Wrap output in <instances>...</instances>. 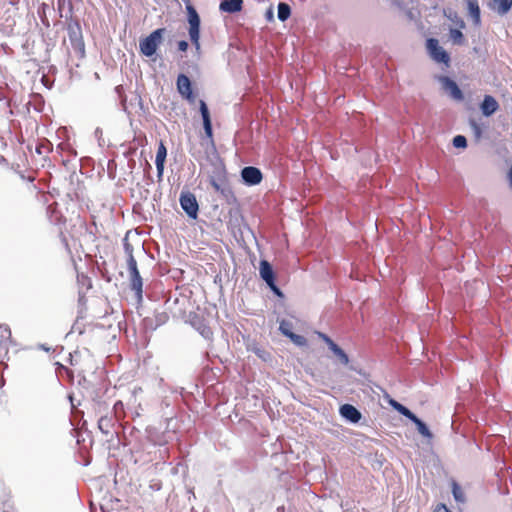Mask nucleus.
Returning a JSON list of instances; mask_svg holds the SVG:
<instances>
[{
	"mask_svg": "<svg viewBox=\"0 0 512 512\" xmlns=\"http://www.w3.org/2000/svg\"><path fill=\"white\" fill-rule=\"evenodd\" d=\"M37 203L40 205L41 209L44 210L45 215L48 221L59 228L58 237L60 239L61 244L63 245L66 253L72 257V251L70 245L68 243V239L64 234L62 227L66 223V219L57 209V202L52 200V195L50 193H45L42 190H37L35 195Z\"/></svg>",
	"mask_w": 512,
	"mask_h": 512,
	"instance_id": "f257e3e1",
	"label": "nucleus"
},
{
	"mask_svg": "<svg viewBox=\"0 0 512 512\" xmlns=\"http://www.w3.org/2000/svg\"><path fill=\"white\" fill-rule=\"evenodd\" d=\"M164 33V28H158L152 31L145 38L141 39L139 42L141 54L149 58L153 57L156 54L159 45L162 43Z\"/></svg>",
	"mask_w": 512,
	"mask_h": 512,
	"instance_id": "f03ea898",
	"label": "nucleus"
},
{
	"mask_svg": "<svg viewBox=\"0 0 512 512\" xmlns=\"http://www.w3.org/2000/svg\"><path fill=\"white\" fill-rule=\"evenodd\" d=\"M260 278L266 283L271 292L278 298H284L283 291L276 284V274L271 263L265 259L259 263Z\"/></svg>",
	"mask_w": 512,
	"mask_h": 512,
	"instance_id": "7ed1b4c3",
	"label": "nucleus"
},
{
	"mask_svg": "<svg viewBox=\"0 0 512 512\" xmlns=\"http://www.w3.org/2000/svg\"><path fill=\"white\" fill-rule=\"evenodd\" d=\"M67 34L72 48L79 52L81 57L85 55V43L79 20H70L67 24Z\"/></svg>",
	"mask_w": 512,
	"mask_h": 512,
	"instance_id": "20e7f679",
	"label": "nucleus"
},
{
	"mask_svg": "<svg viewBox=\"0 0 512 512\" xmlns=\"http://www.w3.org/2000/svg\"><path fill=\"white\" fill-rule=\"evenodd\" d=\"M426 49L433 61L443 64L446 67L450 66V55L442 46H440L439 41L436 38H428L426 40Z\"/></svg>",
	"mask_w": 512,
	"mask_h": 512,
	"instance_id": "39448f33",
	"label": "nucleus"
},
{
	"mask_svg": "<svg viewBox=\"0 0 512 512\" xmlns=\"http://www.w3.org/2000/svg\"><path fill=\"white\" fill-rule=\"evenodd\" d=\"M127 270L130 276V288L135 292L138 299H142L143 280L138 270L137 261L134 256L128 257Z\"/></svg>",
	"mask_w": 512,
	"mask_h": 512,
	"instance_id": "423d86ee",
	"label": "nucleus"
},
{
	"mask_svg": "<svg viewBox=\"0 0 512 512\" xmlns=\"http://www.w3.org/2000/svg\"><path fill=\"white\" fill-rule=\"evenodd\" d=\"M179 203L188 218L193 220L198 218L199 204L196 196L192 192L182 191L179 197Z\"/></svg>",
	"mask_w": 512,
	"mask_h": 512,
	"instance_id": "0eeeda50",
	"label": "nucleus"
},
{
	"mask_svg": "<svg viewBox=\"0 0 512 512\" xmlns=\"http://www.w3.org/2000/svg\"><path fill=\"white\" fill-rule=\"evenodd\" d=\"M436 80L441 83L442 89L455 101L464 100V93L455 80L446 75L436 76Z\"/></svg>",
	"mask_w": 512,
	"mask_h": 512,
	"instance_id": "6e6552de",
	"label": "nucleus"
},
{
	"mask_svg": "<svg viewBox=\"0 0 512 512\" xmlns=\"http://www.w3.org/2000/svg\"><path fill=\"white\" fill-rule=\"evenodd\" d=\"M53 146L47 139H41L34 148V166L40 163L41 167H45L46 163L50 165L51 160L49 154L52 152Z\"/></svg>",
	"mask_w": 512,
	"mask_h": 512,
	"instance_id": "1a4fd4ad",
	"label": "nucleus"
},
{
	"mask_svg": "<svg viewBox=\"0 0 512 512\" xmlns=\"http://www.w3.org/2000/svg\"><path fill=\"white\" fill-rule=\"evenodd\" d=\"M169 320V315L165 310H155L152 316H146L142 319V328L147 332H154L158 327L164 325Z\"/></svg>",
	"mask_w": 512,
	"mask_h": 512,
	"instance_id": "9d476101",
	"label": "nucleus"
},
{
	"mask_svg": "<svg viewBox=\"0 0 512 512\" xmlns=\"http://www.w3.org/2000/svg\"><path fill=\"white\" fill-rule=\"evenodd\" d=\"M315 334L328 346L329 350L338 358L342 365L346 366L349 364L348 354L329 335L321 331H316Z\"/></svg>",
	"mask_w": 512,
	"mask_h": 512,
	"instance_id": "9b49d317",
	"label": "nucleus"
},
{
	"mask_svg": "<svg viewBox=\"0 0 512 512\" xmlns=\"http://www.w3.org/2000/svg\"><path fill=\"white\" fill-rule=\"evenodd\" d=\"M176 87L182 98L186 99L189 103L195 101L196 96L193 90V84L186 74L180 73L177 76Z\"/></svg>",
	"mask_w": 512,
	"mask_h": 512,
	"instance_id": "f8f14e48",
	"label": "nucleus"
},
{
	"mask_svg": "<svg viewBox=\"0 0 512 512\" xmlns=\"http://www.w3.org/2000/svg\"><path fill=\"white\" fill-rule=\"evenodd\" d=\"M118 416L111 414L103 415L98 420V428L110 440L113 439L117 432L114 430Z\"/></svg>",
	"mask_w": 512,
	"mask_h": 512,
	"instance_id": "ddd939ff",
	"label": "nucleus"
},
{
	"mask_svg": "<svg viewBox=\"0 0 512 512\" xmlns=\"http://www.w3.org/2000/svg\"><path fill=\"white\" fill-rule=\"evenodd\" d=\"M241 178L245 185L255 186L261 183L263 174L261 170L255 166H246L241 170Z\"/></svg>",
	"mask_w": 512,
	"mask_h": 512,
	"instance_id": "4468645a",
	"label": "nucleus"
},
{
	"mask_svg": "<svg viewBox=\"0 0 512 512\" xmlns=\"http://www.w3.org/2000/svg\"><path fill=\"white\" fill-rule=\"evenodd\" d=\"M190 324L204 339L210 340L212 338L213 332L202 316L196 313L190 314Z\"/></svg>",
	"mask_w": 512,
	"mask_h": 512,
	"instance_id": "2eb2a0df",
	"label": "nucleus"
},
{
	"mask_svg": "<svg viewBox=\"0 0 512 512\" xmlns=\"http://www.w3.org/2000/svg\"><path fill=\"white\" fill-rule=\"evenodd\" d=\"M340 416L347 422L357 424L362 418L361 412L352 404L345 403L339 407Z\"/></svg>",
	"mask_w": 512,
	"mask_h": 512,
	"instance_id": "dca6fc26",
	"label": "nucleus"
},
{
	"mask_svg": "<svg viewBox=\"0 0 512 512\" xmlns=\"http://www.w3.org/2000/svg\"><path fill=\"white\" fill-rule=\"evenodd\" d=\"M186 4V10H187V21L189 23V34H196L197 32H200V26H201V19L194 8V6L191 4L190 0L188 2H184Z\"/></svg>",
	"mask_w": 512,
	"mask_h": 512,
	"instance_id": "f3484780",
	"label": "nucleus"
},
{
	"mask_svg": "<svg viewBox=\"0 0 512 512\" xmlns=\"http://www.w3.org/2000/svg\"><path fill=\"white\" fill-rule=\"evenodd\" d=\"M213 189L219 193L222 198L225 200V202L229 205H235L237 204V198L232 191V188L230 187L228 181L219 182V183H213L210 184Z\"/></svg>",
	"mask_w": 512,
	"mask_h": 512,
	"instance_id": "a211bd4d",
	"label": "nucleus"
},
{
	"mask_svg": "<svg viewBox=\"0 0 512 512\" xmlns=\"http://www.w3.org/2000/svg\"><path fill=\"white\" fill-rule=\"evenodd\" d=\"M212 167L213 169L209 175L210 184L228 181L225 165L220 159L213 162Z\"/></svg>",
	"mask_w": 512,
	"mask_h": 512,
	"instance_id": "6ab92c4d",
	"label": "nucleus"
},
{
	"mask_svg": "<svg viewBox=\"0 0 512 512\" xmlns=\"http://www.w3.org/2000/svg\"><path fill=\"white\" fill-rule=\"evenodd\" d=\"M499 109V103L491 95H485L480 103V110L483 116L490 117Z\"/></svg>",
	"mask_w": 512,
	"mask_h": 512,
	"instance_id": "aec40b11",
	"label": "nucleus"
},
{
	"mask_svg": "<svg viewBox=\"0 0 512 512\" xmlns=\"http://www.w3.org/2000/svg\"><path fill=\"white\" fill-rule=\"evenodd\" d=\"M271 498V495L269 492L262 490V489H256L253 490L250 493L249 502H250V512H253L255 510V507L258 505H261L265 502H268Z\"/></svg>",
	"mask_w": 512,
	"mask_h": 512,
	"instance_id": "412c9836",
	"label": "nucleus"
},
{
	"mask_svg": "<svg viewBox=\"0 0 512 512\" xmlns=\"http://www.w3.org/2000/svg\"><path fill=\"white\" fill-rule=\"evenodd\" d=\"M243 0H221L219 10L221 12L235 14L242 10Z\"/></svg>",
	"mask_w": 512,
	"mask_h": 512,
	"instance_id": "4be33fe9",
	"label": "nucleus"
},
{
	"mask_svg": "<svg viewBox=\"0 0 512 512\" xmlns=\"http://www.w3.org/2000/svg\"><path fill=\"white\" fill-rule=\"evenodd\" d=\"M468 14L471 17L474 25L478 26L481 23V10L478 0H466Z\"/></svg>",
	"mask_w": 512,
	"mask_h": 512,
	"instance_id": "5701e85b",
	"label": "nucleus"
},
{
	"mask_svg": "<svg viewBox=\"0 0 512 512\" xmlns=\"http://www.w3.org/2000/svg\"><path fill=\"white\" fill-rule=\"evenodd\" d=\"M412 423L415 424L416 428H417V431L419 432V434H421L423 437L425 438H428V439H431L433 437V434L432 432L430 431L429 427L427 426V424L422 420L420 419L415 413L412 415V417H410L409 419Z\"/></svg>",
	"mask_w": 512,
	"mask_h": 512,
	"instance_id": "b1692460",
	"label": "nucleus"
},
{
	"mask_svg": "<svg viewBox=\"0 0 512 512\" xmlns=\"http://www.w3.org/2000/svg\"><path fill=\"white\" fill-rule=\"evenodd\" d=\"M493 10L499 15H506L512 8V0H492Z\"/></svg>",
	"mask_w": 512,
	"mask_h": 512,
	"instance_id": "393cba45",
	"label": "nucleus"
},
{
	"mask_svg": "<svg viewBox=\"0 0 512 512\" xmlns=\"http://www.w3.org/2000/svg\"><path fill=\"white\" fill-rule=\"evenodd\" d=\"M388 403L395 411L407 419H410V417H412L414 414L408 407L393 398H389Z\"/></svg>",
	"mask_w": 512,
	"mask_h": 512,
	"instance_id": "a878e982",
	"label": "nucleus"
},
{
	"mask_svg": "<svg viewBox=\"0 0 512 512\" xmlns=\"http://www.w3.org/2000/svg\"><path fill=\"white\" fill-rule=\"evenodd\" d=\"M291 16V7L286 2H279L277 6V17L279 21L285 22Z\"/></svg>",
	"mask_w": 512,
	"mask_h": 512,
	"instance_id": "bb28decb",
	"label": "nucleus"
},
{
	"mask_svg": "<svg viewBox=\"0 0 512 512\" xmlns=\"http://www.w3.org/2000/svg\"><path fill=\"white\" fill-rule=\"evenodd\" d=\"M248 350L253 352L258 358H260L264 362H268L272 358L271 353L269 351H267L266 349L257 344L249 346Z\"/></svg>",
	"mask_w": 512,
	"mask_h": 512,
	"instance_id": "cd10ccee",
	"label": "nucleus"
},
{
	"mask_svg": "<svg viewBox=\"0 0 512 512\" xmlns=\"http://www.w3.org/2000/svg\"><path fill=\"white\" fill-rule=\"evenodd\" d=\"M461 29L462 28H450L449 30L450 39L455 45H463L465 43V37Z\"/></svg>",
	"mask_w": 512,
	"mask_h": 512,
	"instance_id": "c85d7f7f",
	"label": "nucleus"
},
{
	"mask_svg": "<svg viewBox=\"0 0 512 512\" xmlns=\"http://www.w3.org/2000/svg\"><path fill=\"white\" fill-rule=\"evenodd\" d=\"M451 488L454 500L458 503H464L466 499L461 486L456 481H453Z\"/></svg>",
	"mask_w": 512,
	"mask_h": 512,
	"instance_id": "c756f323",
	"label": "nucleus"
},
{
	"mask_svg": "<svg viewBox=\"0 0 512 512\" xmlns=\"http://www.w3.org/2000/svg\"><path fill=\"white\" fill-rule=\"evenodd\" d=\"M202 123H203L204 133H205L206 138L209 140V144L211 145V147L215 148V143H214V139H213L212 120L202 121Z\"/></svg>",
	"mask_w": 512,
	"mask_h": 512,
	"instance_id": "7c9ffc66",
	"label": "nucleus"
},
{
	"mask_svg": "<svg viewBox=\"0 0 512 512\" xmlns=\"http://www.w3.org/2000/svg\"><path fill=\"white\" fill-rule=\"evenodd\" d=\"M166 157H167V148L164 145V143L162 141H160L158 149H157V153H156L155 164H165Z\"/></svg>",
	"mask_w": 512,
	"mask_h": 512,
	"instance_id": "2f4dec72",
	"label": "nucleus"
},
{
	"mask_svg": "<svg viewBox=\"0 0 512 512\" xmlns=\"http://www.w3.org/2000/svg\"><path fill=\"white\" fill-rule=\"evenodd\" d=\"M469 126L473 132V135L474 137L479 140L481 139L482 135H483V127L480 123H478L475 119L473 118H470L469 121Z\"/></svg>",
	"mask_w": 512,
	"mask_h": 512,
	"instance_id": "473e14b6",
	"label": "nucleus"
},
{
	"mask_svg": "<svg viewBox=\"0 0 512 512\" xmlns=\"http://www.w3.org/2000/svg\"><path fill=\"white\" fill-rule=\"evenodd\" d=\"M288 339L297 347L302 348L308 345V341L305 336L296 334L294 332L290 335Z\"/></svg>",
	"mask_w": 512,
	"mask_h": 512,
	"instance_id": "72a5a7b5",
	"label": "nucleus"
},
{
	"mask_svg": "<svg viewBox=\"0 0 512 512\" xmlns=\"http://www.w3.org/2000/svg\"><path fill=\"white\" fill-rule=\"evenodd\" d=\"M292 328L293 324L288 320L283 319L279 323V331L281 332L282 335H284L287 338H289L290 335L293 333Z\"/></svg>",
	"mask_w": 512,
	"mask_h": 512,
	"instance_id": "f704fd0d",
	"label": "nucleus"
},
{
	"mask_svg": "<svg viewBox=\"0 0 512 512\" xmlns=\"http://www.w3.org/2000/svg\"><path fill=\"white\" fill-rule=\"evenodd\" d=\"M445 16L453 23H455L459 28H465L464 20L458 16L457 12L449 11V13L445 12Z\"/></svg>",
	"mask_w": 512,
	"mask_h": 512,
	"instance_id": "c9c22d12",
	"label": "nucleus"
},
{
	"mask_svg": "<svg viewBox=\"0 0 512 512\" xmlns=\"http://www.w3.org/2000/svg\"><path fill=\"white\" fill-rule=\"evenodd\" d=\"M452 144L455 148L464 149L467 147V139L464 135H456L452 139Z\"/></svg>",
	"mask_w": 512,
	"mask_h": 512,
	"instance_id": "e433bc0d",
	"label": "nucleus"
},
{
	"mask_svg": "<svg viewBox=\"0 0 512 512\" xmlns=\"http://www.w3.org/2000/svg\"><path fill=\"white\" fill-rule=\"evenodd\" d=\"M199 112L202 117V121L211 120L209 108L204 100L199 101Z\"/></svg>",
	"mask_w": 512,
	"mask_h": 512,
	"instance_id": "4c0bfd02",
	"label": "nucleus"
},
{
	"mask_svg": "<svg viewBox=\"0 0 512 512\" xmlns=\"http://www.w3.org/2000/svg\"><path fill=\"white\" fill-rule=\"evenodd\" d=\"M46 10L50 11V7L48 5H46V4H42V6L38 9V15H39L43 25L45 27H49L50 23H49V20H48V18L46 16Z\"/></svg>",
	"mask_w": 512,
	"mask_h": 512,
	"instance_id": "58836bf2",
	"label": "nucleus"
},
{
	"mask_svg": "<svg viewBox=\"0 0 512 512\" xmlns=\"http://www.w3.org/2000/svg\"><path fill=\"white\" fill-rule=\"evenodd\" d=\"M77 282L81 287H85L86 290L92 287L91 279L83 273L77 274Z\"/></svg>",
	"mask_w": 512,
	"mask_h": 512,
	"instance_id": "ea45409f",
	"label": "nucleus"
},
{
	"mask_svg": "<svg viewBox=\"0 0 512 512\" xmlns=\"http://www.w3.org/2000/svg\"><path fill=\"white\" fill-rule=\"evenodd\" d=\"M128 234H129V232H127V234L123 238V249H124L126 258L134 256L133 255V246H132V244H130V242L128 240Z\"/></svg>",
	"mask_w": 512,
	"mask_h": 512,
	"instance_id": "a19ab883",
	"label": "nucleus"
},
{
	"mask_svg": "<svg viewBox=\"0 0 512 512\" xmlns=\"http://www.w3.org/2000/svg\"><path fill=\"white\" fill-rule=\"evenodd\" d=\"M33 98H34V110L41 111V106L44 104L43 97L38 93H34Z\"/></svg>",
	"mask_w": 512,
	"mask_h": 512,
	"instance_id": "79ce46f5",
	"label": "nucleus"
},
{
	"mask_svg": "<svg viewBox=\"0 0 512 512\" xmlns=\"http://www.w3.org/2000/svg\"><path fill=\"white\" fill-rule=\"evenodd\" d=\"M189 37L196 50H200V32H197L195 35L193 33L189 34Z\"/></svg>",
	"mask_w": 512,
	"mask_h": 512,
	"instance_id": "37998d69",
	"label": "nucleus"
},
{
	"mask_svg": "<svg viewBox=\"0 0 512 512\" xmlns=\"http://www.w3.org/2000/svg\"><path fill=\"white\" fill-rule=\"evenodd\" d=\"M265 19L267 22H273L274 21V10L273 7L270 6L266 12H265Z\"/></svg>",
	"mask_w": 512,
	"mask_h": 512,
	"instance_id": "c03bdc74",
	"label": "nucleus"
},
{
	"mask_svg": "<svg viewBox=\"0 0 512 512\" xmlns=\"http://www.w3.org/2000/svg\"><path fill=\"white\" fill-rule=\"evenodd\" d=\"M178 50L181 52H186L189 48V44L186 40H180L177 43Z\"/></svg>",
	"mask_w": 512,
	"mask_h": 512,
	"instance_id": "a18cd8bd",
	"label": "nucleus"
},
{
	"mask_svg": "<svg viewBox=\"0 0 512 512\" xmlns=\"http://www.w3.org/2000/svg\"><path fill=\"white\" fill-rule=\"evenodd\" d=\"M36 348L39 349V350L45 351V352H51L52 351V353H54L56 351V348H53V347H51V346H49L47 344H38L36 346Z\"/></svg>",
	"mask_w": 512,
	"mask_h": 512,
	"instance_id": "49530a36",
	"label": "nucleus"
},
{
	"mask_svg": "<svg viewBox=\"0 0 512 512\" xmlns=\"http://www.w3.org/2000/svg\"><path fill=\"white\" fill-rule=\"evenodd\" d=\"M68 400L70 402L71 411L74 412L76 410L77 406L80 405V402H78L77 404L75 403V398L72 393L68 394Z\"/></svg>",
	"mask_w": 512,
	"mask_h": 512,
	"instance_id": "de8ad7c7",
	"label": "nucleus"
},
{
	"mask_svg": "<svg viewBox=\"0 0 512 512\" xmlns=\"http://www.w3.org/2000/svg\"><path fill=\"white\" fill-rule=\"evenodd\" d=\"M155 165H156V170H157V177L159 180H161L163 177L165 164H155Z\"/></svg>",
	"mask_w": 512,
	"mask_h": 512,
	"instance_id": "09e8293b",
	"label": "nucleus"
},
{
	"mask_svg": "<svg viewBox=\"0 0 512 512\" xmlns=\"http://www.w3.org/2000/svg\"><path fill=\"white\" fill-rule=\"evenodd\" d=\"M113 409H114V411H115V414H114V415H116V416H117L118 411L123 409V403H122V401H120V400L116 401V402H115V404H114V406H113Z\"/></svg>",
	"mask_w": 512,
	"mask_h": 512,
	"instance_id": "8fccbe9b",
	"label": "nucleus"
},
{
	"mask_svg": "<svg viewBox=\"0 0 512 512\" xmlns=\"http://www.w3.org/2000/svg\"><path fill=\"white\" fill-rule=\"evenodd\" d=\"M434 512H451L444 504H440L436 507Z\"/></svg>",
	"mask_w": 512,
	"mask_h": 512,
	"instance_id": "3c124183",
	"label": "nucleus"
},
{
	"mask_svg": "<svg viewBox=\"0 0 512 512\" xmlns=\"http://www.w3.org/2000/svg\"><path fill=\"white\" fill-rule=\"evenodd\" d=\"M41 82L43 83V85L46 88H50L51 87V83L45 78L44 74H42V76H41Z\"/></svg>",
	"mask_w": 512,
	"mask_h": 512,
	"instance_id": "603ef678",
	"label": "nucleus"
},
{
	"mask_svg": "<svg viewBox=\"0 0 512 512\" xmlns=\"http://www.w3.org/2000/svg\"><path fill=\"white\" fill-rule=\"evenodd\" d=\"M507 177H508L509 185H510V187L512 189V165L509 168Z\"/></svg>",
	"mask_w": 512,
	"mask_h": 512,
	"instance_id": "864d4df0",
	"label": "nucleus"
},
{
	"mask_svg": "<svg viewBox=\"0 0 512 512\" xmlns=\"http://www.w3.org/2000/svg\"><path fill=\"white\" fill-rule=\"evenodd\" d=\"M153 441H154V444H156V445H164L167 443V440L162 439V438H158L157 440H153Z\"/></svg>",
	"mask_w": 512,
	"mask_h": 512,
	"instance_id": "5fc2aeb1",
	"label": "nucleus"
},
{
	"mask_svg": "<svg viewBox=\"0 0 512 512\" xmlns=\"http://www.w3.org/2000/svg\"><path fill=\"white\" fill-rule=\"evenodd\" d=\"M95 136L98 138V140L100 141L101 139V136H102V129L101 128H96L95 130Z\"/></svg>",
	"mask_w": 512,
	"mask_h": 512,
	"instance_id": "6e6d98bb",
	"label": "nucleus"
},
{
	"mask_svg": "<svg viewBox=\"0 0 512 512\" xmlns=\"http://www.w3.org/2000/svg\"><path fill=\"white\" fill-rule=\"evenodd\" d=\"M85 300V293L82 290H79V302H84Z\"/></svg>",
	"mask_w": 512,
	"mask_h": 512,
	"instance_id": "4d7b16f0",
	"label": "nucleus"
},
{
	"mask_svg": "<svg viewBox=\"0 0 512 512\" xmlns=\"http://www.w3.org/2000/svg\"><path fill=\"white\" fill-rule=\"evenodd\" d=\"M53 384L55 386H59L60 385V381H59V379H58V377L56 375H54V377H53Z\"/></svg>",
	"mask_w": 512,
	"mask_h": 512,
	"instance_id": "13d9d810",
	"label": "nucleus"
},
{
	"mask_svg": "<svg viewBox=\"0 0 512 512\" xmlns=\"http://www.w3.org/2000/svg\"><path fill=\"white\" fill-rule=\"evenodd\" d=\"M284 510H285L284 506H280L277 508L278 512H284Z\"/></svg>",
	"mask_w": 512,
	"mask_h": 512,
	"instance_id": "bf43d9fd",
	"label": "nucleus"
},
{
	"mask_svg": "<svg viewBox=\"0 0 512 512\" xmlns=\"http://www.w3.org/2000/svg\"><path fill=\"white\" fill-rule=\"evenodd\" d=\"M54 365L58 366L59 368H64V366L62 364H60L59 362H55Z\"/></svg>",
	"mask_w": 512,
	"mask_h": 512,
	"instance_id": "052dcab7",
	"label": "nucleus"
},
{
	"mask_svg": "<svg viewBox=\"0 0 512 512\" xmlns=\"http://www.w3.org/2000/svg\"><path fill=\"white\" fill-rule=\"evenodd\" d=\"M183 2H188V0H182Z\"/></svg>",
	"mask_w": 512,
	"mask_h": 512,
	"instance_id": "680f3d73",
	"label": "nucleus"
}]
</instances>
